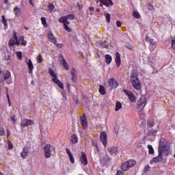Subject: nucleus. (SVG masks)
<instances>
[{
  "instance_id": "obj_1",
  "label": "nucleus",
  "mask_w": 175,
  "mask_h": 175,
  "mask_svg": "<svg viewBox=\"0 0 175 175\" xmlns=\"http://www.w3.org/2000/svg\"><path fill=\"white\" fill-rule=\"evenodd\" d=\"M131 80L135 90H137V91L142 90V83H140V80H139V73L137 70L133 69L131 70Z\"/></svg>"
},
{
  "instance_id": "obj_2",
  "label": "nucleus",
  "mask_w": 175,
  "mask_h": 175,
  "mask_svg": "<svg viewBox=\"0 0 175 175\" xmlns=\"http://www.w3.org/2000/svg\"><path fill=\"white\" fill-rule=\"evenodd\" d=\"M48 73H49L50 76L53 77L52 81H53L55 84H57L58 87L61 88V90H64V83H62L59 81V79H58V77L57 76V74H55V72H54V70H53L51 68H49L48 69Z\"/></svg>"
},
{
  "instance_id": "obj_3",
  "label": "nucleus",
  "mask_w": 175,
  "mask_h": 175,
  "mask_svg": "<svg viewBox=\"0 0 175 175\" xmlns=\"http://www.w3.org/2000/svg\"><path fill=\"white\" fill-rule=\"evenodd\" d=\"M136 165V161L134 160H129L124 163H123L121 165V169L123 170V172H126L127 170H129L131 167H133Z\"/></svg>"
},
{
  "instance_id": "obj_4",
  "label": "nucleus",
  "mask_w": 175,
  "mask_h": 175,
  "mask_svg": "<svg viewBox=\"0 0 175 175\" xmlns=\"http://www.w3.org/2000/svg\"><path fill=\"white\" fill-rule=\"evenodd\" d=\"M51 150H55L54 146H51V144H47L44 146V153L45 158L49 159L51 157Z\"/></svg>"
},
{
  "instance_id": "obj_5",
  "label": "nucleus",
  "mask_w": 175,
  "mask_h": 175,
  "mask_svg": "<svg viewBox=\"0 0 175 175\" xmlns=\"http://www.w3.org/2000/svg\"><path fill=\"white\" fill-rule=\"evenodd\" d=\"M167 139L165 138H161L159 144L158 151L163 152V150L167 148Z\"/></svg>"
},
{
  "instance_id": "obj_6",
  "label": "nucleus",
  "mask_w": 175,
  "mask_h": 175,
  "mask_svg": "<svg viewBox=\"0 0 175 175\" xmlns=\"http://www.w3.org/2000/svg\"><path fill=\"white\" fill-rule=\"evenodd\" d=\"M146 100L147 99H146V98H140L137 103L136 109L138 110L140 109V111H142V110L144 109L146 105H147Z\"/></svg>"
},
{
  "instance_id": "obj_7",
  "label": "nucleus",
  "mask_w": 175,
  "mask_h": 175,
  "mask_svg": "<svg viewBox=\"0 0 175 175\" xmlns=\"http://www.w3.org/2000/svg\"><path fill=\"white\" fill-rule=\"evenodd\" d=\"M107 84L109 87H111V90H114L120 85V83H118V81H117V79L114 78H109L107 82Z\"/></svg>"
},
{
  "instance_id": "obj_8",
  "label": "nucleus",
  "mask_w": 175,
  "mask_h": 175,
  "mask_svg": "<svg viewBox=\"0 0 175 175\" xmlns=\"http://www.w3.org/2000/svg\"><path fill=\"white\" fill-rule=\"evenodd\" d=\"M100 140L103 143L104 147H107V133L106 131H102L100 134Z\"/></svg>"
},
{
  "instance_id": "obj_9",
  "label": "nucleus",
  "mask_w": 175,
  "mask_h": 175,
  "mask_svg": "<svg viewBox=\"0 0 175 175\" xmlns=\"http://www.w3.org/2000/svg\"><path fill=\"white\" fill-rule=\"evenodd\" d=\"M80 121L83 129H87V128H88V120H87V116L85 113H83V116H80Z\"/></svg>"
},
{
  "instance_id": "obj_10",
  "label": "nucleus",
  "mask_w": 175,
  "mask_h": 175,
  "mask_svg": "<svg viewBox=\"0 0 175 175\" xmlns=\"http://www.w3.org/2000/svg\"><path fill=\"white\" fill-rule=\"evenodd\" d=\"M100 2V6L101 8H103V5L106 6L107 8H110V6H113L114 5V3H113L112 0H98Z\"/></svg>"
},
{
  "instance_id": "obj_11",
  "label": "nucleus",
  "mask_w": 175,
  "mask_h": 175,
  "mask_svg": "<svg viewBox=\"0 0 175 175\" xmlns=\"http://www.w3.org/2000/svg\"><path fill=\"white\" fill-rule=\"evenodd\" d=\"M124 92L126 95H127L129 99L131 100V102H136V96L132 93V92L128 91L126 89H124Z\"/></svg>"
},
{
  "instance_id": "obj_12",
  "label": "nucleus",
  "mask_w": 175,
  "mask_h": 175,
  "mask_svg": "<svg viewBox=\"0 0 175 175\" xmlns=\"http://www.w3.org/2000/svg\"><path fill=\"white\" fill-rule=\"evenodd\" d=\"M158 156L152 158V161L154 163H158L159 162H161L162 159H163V152L158 150Z\"/></svg>"
},
{
  "instance_id": "obj_13",
  "label": "nucleus",
  "mask_w": 175,
  "mask_h": 175,
  "mask_svg": "<svg viewBox=\"0 0 175 175\" xmlns=\"http://www.w3.org/2000/svg\"><path fill=\"white\" fill-rule=\"evenodd\" d=\"M80 161L84 166L88 165V159H87V154H85V152H81Z\"/></svg>"
},
{
  "instance_id": "obj_14",
  "label": "nucleus",
  "mask_w": 175,
  "mask_h": 175,
  "mask_svg": "<svg viewBox=\"0 0 175 175\" xmlns=\"http://www.w3.org/2000/svg\"><path fill=\"white\" fill-rule=\"evenodd\" d=\"M70 75L72 76L71 80L72 83H77V71L76 70V68H72Z\"/></svg>"
},
{
  "instance_id": "obj_15",
  "label": "nucleus",
  "mask_w": 175,
  "mask_h": 175,
  "mask_svg": "<svg viewBox=\"0 0 175 175\" xmlns=\"http://www.w3.org/2000/svg\"><path fill=\"white\" fill-rule=\"evenodd\" d=\"M29 125H33V120L29 119H25L21 124V126H22L23 128L29 126Z\"/></svg>"
},
{
  "instance_id": "obj_16",
  "label": "nucleus",
  "mask_w": 175,
  "mask_h": 175,
  "mask_svg": "<svg viewBox=\"0 0 175 175\" xmlns=\"http://www.w3.org/2000/svg\"><path fill=\"white\" fill-rule=\"evenodd\" d=\"M26 64L28 66L29 69V73L30 75H32V72H33V64L32 63V60L31 59H26Z\"/></svg>"
},
{
  "instance_id": "obj_17",
  "label": "nucleus",
  "mask_w": 175,
  "mask_h": 175,
  "mask_svg": "<svg viewBox=\"0 0 175 175\" xmlns=\"http://www.w3.org/2000/svg\"><path fill=\"white\" fill-rule=\"evenodd\" d=\"M29 152V150H28V147L23 148L22 152L21 153V157L23 159H27V158H28Z\"/></svg>"
},
{
  "instance_id": "obj_18",
  "label": "nucleus",
  "mask_w": 175,
  "mask_h": 175,
  "mask_svg": "<svg viewBox=\"0 0 175 175\" xmlns=\"http://www.w3.org/2000/svg\"><path fill=\"white\" fill-rule=\"evenodd\" d=\"M59 58H62V61L61 62L62 65H63V68L66 69V70H69V64L66 62V59L64 58V55H59Z\"/></svg>"
},
{
  "instance_id": "obj_19",
  "label": "nucleus",
  "mask_w": 175,
  "mask_h": 175,
  "mask_svg": "<svg viewBox=\"0 0 175 175\" xmlns=\"http://www.w3.org/2000/svg\"><path fill=\"white\" fill-rule=\"evenodd\" d=\"M48 38L51 43H53V44L57 43V38L54 36L53 32L49 31V33H48Z\"/></svg>"
},
{
  "instance_id": "obj_20",
  "label": "nucleus",
  "mask_w": 175,
  "mask_h": 175,
  "mask_svg": "<svg viewBox=\"0 0 175 175\" xmlns=\"http://www.w3.org/2000/svg\"><path fill=\"white\" fill-rule=\"evenodd\" d=\"M96 46L98 47H103V49H106L107 46H109V43H107V41H97L96 42Z\"/></svg>"
},
{
  "instance_id": "obj_21",
  "label": "nucleus",
  "mask_w": 175,
  "mask_h": 175,
  "mask_svg": "<svg viewBox=\"0 0 175 175\" xmlns=\"http://www.w3.org/2000/svg\"><path fill=\"white\" fill-rule=\"evenodd\" d=\"M115 62L117 65V67L120 68V66L121 65V55H120V53L118 52H116V53Z\"/></svg>"
},
{
  "instance_id": "obj_22",
  "label": "nucleus",
  "mask_w": 175,
  "mask_h": 175,
  "mask_svg": "<svg viewBox=\"0 0 175 175\" xmlns=\"http://www.w3.org/2000/svg\"><path fill=\"white\" fill-rule=\"evenodd\" d=\"M110 161H111V159L109 155H107L101 159V163H103V165H109V163H110Z\"/></svg>"
},
{
  "instance_id": "obj_23",
  "label": "nucleus",
  "mask_w": 175,
  "mask_h": 175,
  "mask_svg": "<svg viewBox=\"0 0 175 175\" xmlns=\"http://www.w3.org/2000/svg\"><path fill=\"white\" fill-rule=\"evenodd\" d=\"M66 151L70 158V162H71V163H72V164L75 163V157H73L72 152H70V150H69V148H66Z\"/></svg>"
},
{
  "instance_id": "obj_24",
  "label": "nucleus",
  "mask_w": 175,
  "mask_h": 175,
  "mask_svg": "<svg viewBox=\"0 0 175 175\" xmlns=\"http://www.w3.org/2000/svg\"><path fill=\"white\" fill-rule=\"evenodd\" d=\"M14 13L15 14V17H20V16H21V8L15 7L14 8Z\"/></svg>"
},
{
  "instance_id": "obj_25",
  "label": "nucleus",
  "mask_w": 175,
  "mask_h": 175,
  "mask_svg": "<svg viewBox=\"0 0 175 175\" xmlns=\"http://www.w3.org/2000/svg\"><path fill=\"white\" fill-rule=\"evenodd\" d=\"M146 42H148V43H150L152 46H155V44H157V42L154 41V39L150 38L148 36H146Z\"/></svg>"
},
{
  "instance_id": "obj_26",
  "label": "nucleus",
  "mask_w": 175,
  "mask_h": 175,
  "mask_svg": "<svg viewBox=\"0 0 175 175\" xmlns=\"http://www.w3.org/2000/svg\"><path fill=\"white\" fill-rule=\"evenodd\" d=\"M111 61H113V57L111 55L107 54L105 55V62L107 65H110L111 64Z\"/></svg>"
},
{
  "instance_id": "obj_27",
  "label": "nucleus",
  "mask_w": 175,
  "mask_h": 175,
  "mask_svg": "<svg viewBox=\"0 0 175 175\" xmlns=\"http://www.w3.org/2000/svg\"><path fill=\"white\" fill-rule=\"evenodd\" d=\"M98 92H100L101 95H106V88H105L103 85H100Z\"/></svg>"
},
{
  "instance_id": "obj_28",
  "label": "nucleus",
  "mask_w": 175,
  "mask_h": 175,
  "mask_svg": "<svg viewBox=\"0 0 175 175\" xmlns=\"http://www.w3.org/2000/svg\"><path fill=\"white\" fill-rule=\"evenodd\" d=\"M1 23H3L4 25V29H8V21L6 20L5 15L1 16Z\"/></svg>"
},
{
  "instance_id": "obj_29",
  "label": "nucleus",
  "mask_w": 175,
  "mask_h": 175,
  "mask_svg": "<svg viewBox=\"0 0 175 175\" xmlns=\"http://www.w3.org/2000/svg\"><path fill=\"white\" fill-rule=\"evenodd\" d=\"M70 140L74 144H76V143L79 142V137H77V135L74 134L73 135H72Z\"/></svg>"
},
{
  "instance_id": "obj_30",
  "label": "nucleus",
  "mask_w": 175,
  "mask_h": 175,
  "mask_svg": "<svg viewBox=\"0 0 175 175\" xmlns=\"http://www.w3.org/2000/svg\"><path fill=\"white\" fill-rule=\"evenodd\" d=\"M122 109V104H121V102L117 101L116 103V107H115V111H118V110Z\"/></svg>"
},
{
  "instance_id": "obj_31",
  "label": "nucleus",
  "mask_w": 175,
  "mask_h": 175,
  "mask_svg": "<svg viewBox=\"0 0 175 175\" xmlns=\"http://www.w3.org/2000/svg\"><path fill=\"white\" fill-rule=\"evenodd\" d=\"M10 76H12L10 71L6 70L3 76V80H8L10 77Z\"/></svg>"
},
{
  "instance_id": "obj_32",
  "label": "nucleus",
  "mask_w": 175,
  "mask_h": 175,
  "mask_svg": "<svg viewBox=\"0 0 175 175\" xmlns=\"http://www.w3.org/2000/svg\"><path fill=\"white\" fill-rule=\"evenodd\" d=\"M117 150L118 148L116 146H113L112 148L108 149L109 152H110V154H117Z\"/></svg>"
},
{
  "instance_id": "obj_33",
  "label": "nucleus",
  "mask_w": 175,
  "mask_h": 175,
  "mask_svg": "<svg viewBox=\"0 0 175 175\" xmlns=\"http://www.w3.org/2000/svg\"><path fill=\"white\" fill-rule=\"evenodd\" d=\"M41 21H42V25H44V28H47V27H49V25H47V21L46 20L45 17H41Z\"/></svg>"
},
{
  "instance_id": "obj_34",
  "label": "nucleus",
  "mask_w": 175,
  "mask_h": 175,
  "mask_svg": "<svg viewBox=\"0 0 175 175\" xmlns=\"http://www.w3.org/2000/svg\"><path fill=\"white\" fill-rule=\"evenodd\" d=\"M105 17L106 18L107 23H110V20L111 18V16L110 15V14L105 12Z\"/></svg>"
},
{
  "instance_id": "obj_35",
  "label": "nucleus",
  "mask_w": 175,
  "mask_h": 175,
  "mask_svg": "<svg viewBox=\"0 0 175 175\" xmlns=\"http://www.w3.org/2000/svg\"><path fill=\"white\" fill-rule=\"evenodd\" d=\"M148 148L149 150V154L152 155L154 154L155 150H154V148L151 145H148Z\"/></svg>"
},
{
  "instance_id": "obj_36",
  "label": "nucleus",
  "mask_w": 175,
  "mask_h": 175,
  "mask_svg": "<svg viewBox=\"0 0 175 175\" xmlns=\"http://www.w3.org/2000/svg\"><path fill=\"white\" fill-rule=\"evenodd\" d=\"M124 47H126V49H128V50H130L131 51L133 50V46H132V45L128 42H125Z\"/></svg>"
},
{
  "instance_id": "obj_37",
  "label": "nucleus",
  "mask_w": 175,
  "mask_h": 175,
  "mask_svg": "<svg viewBox=\"0 0 175 175\" xmlns=\"http://www.w3.org/2000/svg\"><path fill=\"white\" fill-rule=\"evenodd\" d=\"M133 16L134 17V18H140L141 16L140 14L136 11H133Z\"/></svg>"
},
{
  "instance_id": "obj_38",
  "label": "nucleus",
  "mask_w": 175,
  "mask_h": 175,
  "mask_svg": "<svg viewBox=\"0 0 175 175\" xmlns=\"http://www.w3.org/2000/svg\"><path fill=\"white\" fill-rule=\"evenodd\" d=\"M66 16H61L59 19V23H62V24H65V22L66 21Z\"/></svg>"
},
{
  "instance_id": "obj_39",
  "label": "nucleus",
  "mask_w": 175,
  "mask_h": 175,
  "mask_svg": "<svg viewBox=\"0 0 175 175\" xmlns=\"http://www.w3.org/2000/svg\"><path fill=\"white\" fill-rule=\"evenodd\" d=\"M147 125H148V128H152V126H154V125H155V122H154V121L148 120Z\"/></svg>"
},
{
  "instance_id": "obj_40",
  "label": "nucleus",
  "mask_w": 175,
  "mask_h": 175,
  "mask_svg": "<svg viewBox=\"0 0 175 175\" xmlns=\"http://www.w3.org/2000/svg\"><path fill=\"white\" fill-rule=\"evenodd\" d=\"M157 135V131H149L148 133V136H155Z\"/></svg>"
},
{
  "instance_id": "obj_41",
  "label": "nucleus",
  "mask_w": 175,
  "mask_h": 175,
  "mask_svg": "<svg viewBox=\"0 0 175 175\" xmlns=\"http://www.w3.org/2000/svg\"><path fill=\"white\" fill-rule=\"evenodd\" d=\"M66 20H75V15L70 14L66 16Z\"/></svg>"
},
{
  "instance_id": "obj_42",
  "label": "nucleus",
  "mask_w": 175,
  "mask_h": 175,
  "mask_svg": "<svg viewBox=\"0 0 175 175\" xmlns=\"http://www.w3.org/2000/svg\"><path fill=\"white\" fill-rule=\"evenodd\" d=\"M8 45L10 46V47H13V46L15 45V40H14V39L10 40L9 42H8Z\"/></svg>"
},
{
  "instance_id": "obj_43",
  "label": "nucleus",
  "mask_w": 175,
  "mask_h": 175,
  "mask_svg": "<svg viewBox=\"0 0 175 175\" xmlns=\"http://www.w3.org/2000/svg\"><path fill=\"white\" fill-rule=\"evenodd\" d=\"M16 55L18 57V59H23V53L21 51H17Z\"/></svg>"
},
{
  "instance_id": "obj_44",
  "label": "nucleus",
  "mask_w": 175,
  "mask_h": 175,
  "mask_svg": "<svg viewBox=\"0 0 175 175\" xmlns=\"http://www.w3.org/2000/svg\"><path fill=\"white\" fill-rule=\"evenodd\" d=\"M163 152H164V157H169V148L163 149Z\"/></svg>"
},
{
  "instance_id": "obj_45",
  "label": "nucleus",
  "mask_w": 175,
  "mask_h": 175,
  "mask_svg": "<svg viewBox=\"0 0 175 175\" xmlns=\"http://www.w3.org/2000/svg\"><path fill=\"white\" fill-rule=\"evenodd\" d=\"M37 61L38 64H42V61H43V58L42 57V55L39 54L37 57Z\"/></svg>"
},
{
  "instance_id": "obj_46",
  "label": "nucleus",
  "mask_w": 175,
  "mask_h": 175,
  "mask_svg": "<svg viewBox=\"0 0 175 175\" xmlns=\"http://www.w3.org/2000/svg\"><path fill=\"white\" fill-rule=\"evenodd\" d=\"M6 97L8 99V106H12V103H10V96H9V92H6Z\"/></svg>"
},
{
  "instance_id": "obj_47",
  "label": "nucleus",
  "mask_w": 175,
  "mask_h": 175,
  "mask_svg": "<svg viewBox=\"0 0 175 175\" xmlns=\"http://www.w3.org/2000/svg\"><path fill=\"white\" fill-rule=\"evenodd\" d=\"M64 29L67 31V32H72V29H70V27H69V26L64 25Z\"/></svg>"
},
{
  "instance_id": "obj_48",
  "label": "nucleus",
  "mask_w": 175,
  "mask_h": 175,
  "mask_svg": "<svg viewBox=\"0 0 175 175\" xmlns=\"http://www.w3.org/2000/svg\"><path fill=\"white\" fill-rule=\"evenodd\" d=\"M172 48L175 50V37L171 40Z\"/></svg>"
},
{
  "instance_id": "obj_49",
  "label": "nucleus",
  "mask_w": 175,
  "mask_h": 175,
  "mask_svg": "<svg viewBox=\"0 0 175 175\" xmlns=\"http://www.w3.org/2000/svg\"><path fill=\"white\" fill-rule=\"evenodd\" d=\"M150 165H146L144 169V173H148V170H150Z\"/></svg>"
},
{
  "instance_id": "obj_50",
  "label": "nucleus",
  "mask_w": 175,
  "mask_h": 175,
  "mask_svg": "<svg viewBox=\"0 0 175 175\" xmlns=\"http://www.w3.org/2000/svg\"><path fill=\"white\" fill-rule=\"evenodd\" d=\"M49 8L50 9V12H53L54 11V8H55L54 4L50 3L49 4Z\"/></svg>"
},
{
  "instance_id": "obj_51",
  "label": "nucleus",
  "mask_w": 175,
  "mask_h": 175,
  "mask_svg": "<svg viewBox=\"0 0 175 175\" xmlns=\"http://www.w3.org/2000/svg\"><path fill=\"white\" fill-rule=\"evenodd\" d=\"M5 135V129L3 127L0 128V136H3Z\"/></svg>"
},
{
  "instance_id": "obj_52",
  "label": "nucleus",
  "mask_w": 175,
  "mask_h": 175,
  "mask_svg": "<svg viewBox=\"0 0 175 175\" xmlns=\"http://www.w3.org/2000/svg\"><path fill=\"white\" fill-rule=\"evenodd\" d=\"M4 61H10V55H8V56L6 55L3 57Z\"/></svg>"
},
{
  "instance_id": "obj_53",
  "label": "nucleus",
  "mask_w": 175,
  "mask_h": 175,
  "mask_svg": "<svg viewBox=\"0 0 175 175\" xmlns=\"http://www.w3.org/2000/svg\"><path fill=\"white\" fill-rule=\"evenodd\" d=\"M11 120L12 122L16 124V122H17V119H16V115H14L12 117H11Z\"/></svg>"
},
{
  "instance_id": "obj_54",
  "label": "nucleus",
  "mask_w": 175,
  "mask_h": 175,
  "mask_svg": "<svg viewBox=\"0 0 175 175\" xmlns=\"http://www.w3.org/2000/svg\"><path fill=\"white\" fill-rule=\"evenodd\" d=\"M13 38H14V40H18V37L17 36V33L16 31H14L13 33Z\"/></svg>"
},
{
  "instance_id": "obj_55",
  "label": "nucleus",
  "mask_w": 175,
  "mask_h": 175,
  "mask_svg": "<svg viewBox=\"0 0 175 175\" xmlns=\"http://www.w3.org/2000/svg\"><path fill=\"white\" fill-rule=\"evenodd\" d=\"M8 150H13V143L8 142Z\"/></svg>"
},
{
  "instance_id": "obj_56",
  "label": "nucleus",
  "mask_w": 175,
  "mask_h": 175,
  "mask_svg": "<svg viewBox=\"0 0 175 175\" xmlns=\"http://www.w3.org/2000/svg\"><path fill=\"white\" fill-rule=\"evenodd\" d=\"M122 25V22H121L120 21H116V26L118 27V28H120V27H121Z\"/></svg>"
},
{
  "instance_id": "obj_57",
  "label": "nucleus",
  "mask_w": 175,
  "mask_h": 175,
  "mask_svg": "<svg viewBox=\"0 0 175 175\" xmlns=\"http://www.w3.org/2000/svg\"><path fill=\"white\" fill-rule=\"evenodd\" d=\"M148 10H154V5H152L151 4H148Z\"/></svg>"
},
{
  "instance_id": "obj_58",
  "label": "nucleus",
  "mask_w": 175,
  "mask_h": 175,
  "mask_svg": "<svg viewBox=\"0 0 175 175\" xmlns=\"http://www.w3.org/2000/svg\"><path fill=\"white\" fill-rule=\"evenodd\" d=\"M92 144L94 147H97L98 146V143H96V142H95L94 139L92 140Z\"/></svg>"
},
{
  "instance_id": "obj_59",
  "label": "nucleus",
  "mask_w": 175,
  "mask_h": 175,
  "mask_svg": "<svg viewBox=\"0 0 175 175\" xmlns=\"http://www.w3.org/2000/svg\"><path fill=\"white\" fill-rule=\"evenodd\" d=\"M89 10H90V12H91V13H90L91 16H92V12L95 11V8L94 7H90Z\"/></svg>"
},
{
  "instance_id": "obj_60",
  "label": "nucleus",
  "mask_w": 175,
  "mask_h": 175,
  "mask_svg": "<svg viewBox=\"0 0 175 175\" xmlns=\"http://www.w3.org/2000/svg\"><path fill=\"white\" fill-rule=\"evenodd\" d=\"M116 175H124V174L122 170H118L116 173Z\"/></svg>"
},
{
  "instance_id": "obj_61",
  "label": "nucleus",
  "mask_w": 175,
  "mask_h": 175,
  "mask_svg": "<svg viewBox=\"0 0 175 175\" xmlns=\"http://www.w3.org/2000/svg\"><path fill=\"white\" fill-rule=\"evenodd\" d=\"M54 44H55L56 47H58L59 49H62V44H58L56 42Z\"/></svg>"
},
{
  "instance_id": "obj_62",
  "label": "nucleus",
  "mask_w": 175,
  "mask_h": 175,
  "mask_svg": "<svg viewBox=\"0 0 175 175\" xmlns=\"http://www.w3.org/2000/svg\"><path fill=\"white\" fill-rule=\"evenodd\" d=\"M21 46H27V40H23V42H21Z\"/></svg>"
},
{
  "instance_id": "obj_63",
  "label": "nucleus",
  "mask_w": 175,
  "mask_h": 175,
  "mask_svg": "<svg viewBox=\"0 0 175 175\" xmlns=\"http://www.w3.org/2000/svg\"><path fill=\"white\" fill-rule=\"evenodd\" d=\"M66 85H67L68 92H70V83H67Z\"/></svg>"
},
{
  "instance_id": "obj_64",
  "label": "nucleus",
  "mask_w": 175,
  "mask_h": 175,
  "mask_svg": "<svg viewBox=\"0 0 175 175\" xmlns=\"http://www.w3.org/2000/svg\"><path fill=\"white\" fill-rule=\"evenodd\" d=\"M77 7L79 8V10H81V9L83 8V4H79V3H77Z\"/></svg>"
}]
</instances>
